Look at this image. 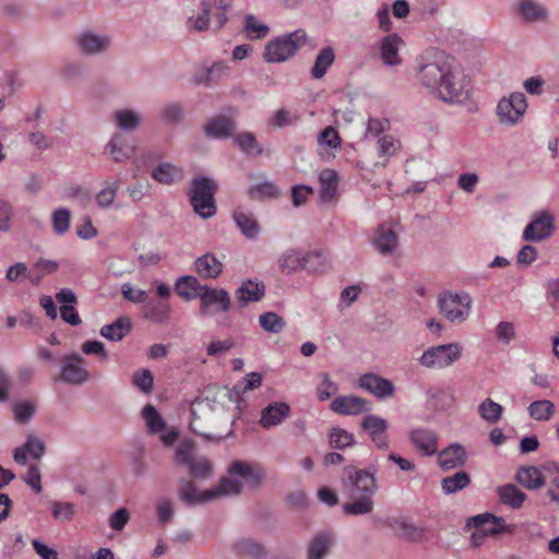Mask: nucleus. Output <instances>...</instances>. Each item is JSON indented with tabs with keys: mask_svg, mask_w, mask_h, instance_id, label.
<instances>
[{
	"mask_svg": "<svg viewBox=\"0 0 559 559\" xmlns=\"http://www.w3.org/2000/svg\"><path fill=\"white\" fill-rule=\"evenodd\" d=\"M290 415V406L285 402H273L261 411L259 424L264 429L281 425Z\"/></svg>",
	"mask_w": 559,
	"mask_h": 559,
	"instance_id": "obj_23",
	"label": "nucleus"
},
{
	"mask_svg": "<svg viewBox=\"0 0 559 559\" xmlns=\"http://www.w3.org/2000/svg\"><path fill=\"white\" fill-rule=\"evenodd\" d=\"M234 221L247 238L253 239L259 235L260 226L252 212L246 209H237L234 213Z\"/></svg>",
	"mask_w": 559,
	"mask_h": 559,
	"instance_id": "obj_35",
	"label": "nucleus"
},
{
	"mask_svg": "<svg viewBox=\"0 0 559 559\" xmlns=\"http://www.w3.org/2000/svg\"><path fill=\"white\" fill-rule=\"evenodd\" d=\"M473 299L466 292H444L439 295L440 314L452 324H461L468 320Z\"/></svg>",
	"mask_w": 559,
	"mask_h": 559,
	"instance_id": "obj_7",
	"label": "nucleus"
},
{
	"mask_svg": "<svg viewBox=\"0 0 559 559\" xmlns=\"http://www.w3.org/2000/svg\"><path fill=\"white\" fill-rule=\"evenodd\" d=\"M338 391V385L329 377L328 373L322 374V380L317 389V396L320 401H326Z\"/></svg>",
	"mask_w": 559,
	"mask_h": 559,
	"instance_id": "obj_64",
	"label": "nucleus"
},
{
	"mask_svg": "<svg viewBox=\"0 0 559 559\" xmlns=\"http://www.w3.org/2000/svg\"><path fill=\"white\" fill-rule=\"evenodd\" d=\"M556 411L555 404L549 400H538L532 402L527 407L530 417L536 421H548Z\"/></svg>",
	"mask_w": 559,
	"mask_h": 559,
	"instance_id": "obj_48",
	"label": "nucleus"
},
{
	"mask_svg": "<svg viewBox=\"0 0 559 559\" xmlns=\"http://www.w3.org/2000/svg\"><path fill=\"white\" fill-rule=\"evenodd\" d=\"M131 323L128 318H119L110 324L100 329V335L109 341H121L130 331Z\"/></svg>",
	"mask_w": 559,
	"mask_h": 559,
	"instance_id": "obj_47",
	"label": "nucleus"
},
{
	"mask_svg": "<svg viewBox=\"0 0 559 559\" xmlns=\"http://www.w3.org/2000/svg\"><path fill=\"white\" fill-rule=\"evenodd\" d=\"M400 147V142L393 135L384 134L380 136L377 140L376 148L378 156L383 157L384 160L382 163H376L374 166L380 165L384 167L386 165V162L397 153Z\"/></svg>",
	"mask_w": 559,
	"mask_h": 559,
	"instance_id": "obj_45",
	"label": "nucleus"
},
{
	"mask_svg": "<svg viewBox=\"0 0 559 559\" xmlns=\"http://www.w3.org/2000/svg\"><path fill=\"white\" fill-rule=\"evenodd\" d=\"M234 142L247 155L258 156L263 153L253 132L243 131L234 136Z\"/></svg>",
	"mask_w": 559,
	"mask_h": 559,
	"instance_id": "obj_52",
	"label": "nucleus"
},
{
	"mask_svg": "<svg viewBox=\"0 0 559 559\" xmlns=\"http://www.w3.org/2000/svg\"><path fill=\"white\" fill-rule=\"evenodd\" d=\"M471 483L469 475L464 471H459L441 480V487L445 495L455 493L466 488Z\"/></svg>",
	"mask_w": 559,
	"mask_h": 559,
	"instance_id": "obj_50",
	"label": "nucleus"
},
{
	"mask_svg": "<svg viewBox=\"0 0 559 559\" xmlns=\"http://www.w3.org/2000/svg\"><path fill=\"white\" fill-rule=\"evenodd\" d=\"M330 407L336 414L354 416L368 411V402L355 395H343L334 399Z\"/></svg>",
	"mask_w": 559,
	"mask_h": 559,
	"instance_id": "obj_24",
	"label": "nucleus"
},
{
	"mask_svg": "<svg viewBox=\"0 0 559 559\" xmlns=\"http://www.w3.org/2000/svg\"><path fill=\"white\" fill-rule=\"evenodd\" d=\"M262 374L260 372H250L242 380L238 381L228 393V396L231 401L238 404V408H240V402L242 401V395L247 392L257 390L262 384Z\"/></svg>",
	"mask_w": 559,
	"mask_h": 559,
	"instance_id": "obj_32",
	"label": "nucleus"
},
{
	"mask_svg": "<svg viewBox=\"0 0 559 559\" xmlns=\"http://www.w3.org/2000/svg\"><path fill=\"white\" fill-rule=\"evenodd\" d=\"M556 230V217L547 210L534 212L530 223L523 230V239L528 242H542L552 236Z\"/></svg>",
	"mask_w": 559,
	"mask_h": 559,
	"instance_id": "obj_11",
	"label": "nucleus"
},
{
	"mask_svg": "<svg viewBox=\"0 0 559 559\" xmlns=\"http://www.w3.org/2000/svg\"><path fill=\"white\" fill-rule=\"evenodd\" d=\"M462 356L463 345L451 342L428 347L418 358V362L426 369L444 370L457 362Z\"/></svg>",
	"mask_w": 559,
	"mask_h": 559,
	"instance_id": "obj_8",
	"label": "nucleus"
},
{
	"mask_svg": "<svg viewBox=\"0 0 559 559\" xmlns=\"http://www.w3.org/2000/svg\"><path fill=\"white\" fill-rule=\"evenodd\" d=\"M361 428L368 433L377 449L386 450L389 448L390 442L386 435L389 424L383 417L368 415L362 418Z\"/></svg>",
	"mask_w": 559,
	"mask_h": 559,
	"instance_id": "obj_16",
	"label": "nucleus"
},
{
	"mask_svg": "<svg viewBox=\"0 0 559 559\" xmlns=\"http://www.w3.org/2000/svg\"><path fill=\"white\" fill-rule=\"evenodd\" d=\"M111 36L92 28H84L73 37L75 50L85 58L106 55L111 47Z\"/></svg>",
	"mask_w": 559,
	"mask_h": 559,
	"instance_id": "obj_10",
	"label": "nucleus"
},
{
	"mask_svg": "<svg viewBox=\"0 0 559 559\" xmlns=\"http://www.w3.org/2000/svg\"><path fill=\"white\" fill-rule=\"evenodd\" d=\"M260 326L270 333H280L285 328V321L275 312H264L259 317Z\"/></svg>",
	"mask_w": 559,
	"mask_h": 559,
	"instance_id": "obj_57",
	"label": "nucleus"
},
{
	"mask_svg": "<svg viewBox=\"0 0 559 559\" xmlns=\"http://www.w3.org/2000/svg\"><path fill=\"white\" fill-rule=\"evenodd\" d=\"M200 299V314L203 317L224 313L230 310L231 299L229 293L224 288H215L205 285Z\"/></svg>",
	"mask_w": 559,
	"mask_h": 559,
	"instance_id": "obj_12",
	"label": "nucleus"
},
{
	"mask_svg": "<svg viewBox=\"0 0 559 559\" xmlns=\"http://www.w3.org/2000/svg\"><path fill=\"white\" fill-rule=\"evenodd\" d=\"M318 144L321 147H329L332 150L341 148V138L333 127L324 128L318 135Z\"/></svg>",
	"mask_w": 559,
	"mask_h": 559,
	"instance_id": "obj_59",
	"label": "nucleus"
},
{
	"mask_svg": "<svg viewBox=\"0 0 559 559\" xmlns=\"http://www.w3.org/2000/svg\"><path fill=\"white\" fill-rule=\"evenodd\" d=\"M415 62L416 82L432 97L450 105H463L471 99L472 81L453 58L442 51L428 49Z\"/></svg>",
	"mask_w": 559,
	"mask_h": 559,
	"instance_id": "obj_1",
	"label": "nucleus"
},
{
	"mask_svg": "<svg viewBox=\"0 0 559 559\" xmlns=\"http://www.w3.org/2000/svg\"><path fill=\"white\" fill-rule=\"evenodd\" d=\"M120 189L118 179H107L103 182L102 189L95 195V203L102 210H108L115 205Z\"/></svg>",
	"mask_w": 559,
	"mask_h": 559,
	"instance_id": "obj_39",
	"label": "nucleus"
},
{
	"mask_svg": "<svg viewBox=\"0 0 559 559\" xmlns=\"http://www.w3.org/2000/svg\"><path fill=\"white\" fill-rule=\"evenodd\" d=\"M333 545V538L329 534H319L312 538L308 546L307 559H323Z\"/></svg>",
	"mask_w": 559,
	"mask_h": 559,
	"instance_id": "obj_46",
	"label": "nucleus"
},
{
	"mask_svg": "<svg viewBox=\"0 0 559 559\" xmlns=\"http://www.w3.org/2000/svg\"><path fill=\"white\" fill-rule=\"evenodd\" d=\"M360 293L361 287L359 285H350L345 287L340 294L337 308L341 311L348 309L358 299Z\"/></svg>",
	"mask_w": 559,
	"mask_h": 559,
	"instance_id": "obj_61",
	"label": "nucleus"
},
{
	"mask_svg": "<svg viewBox=\"0 0 559 559\" xmlns=\"http://www.w3.org/2000/svg\"><path fill=\"white\" fill-rule=\"evenodd\" d=\"M133 384L143 393H151L154 384L153 373L148 369L136 371L133 374Z\"/></svg>",
	"mask_w": 559,
	"mask_h": 559,
	"instance_id": "obj_63",
	"label": "nucleus"
},
{
	"mask_svg": "<svg viewBox=\"0 0 559 559\" xmlns=\"http://www.w3.org/2000/svg\"><path fill=\"white\" fill-rule=\"evenodd\" d=\"M45 453V443L36 436L28 435L23 445L13 451V459L17 464L24 465L27 457L39 460Z\"/></svg>",
	"mask_w": 559,
	"mask_h": 559,
	"instance_id": "obj_26",
	"label": "nucleus"
},
{
	"mask_svg": "<svg viewBox=\"0 0 559 559\" xmlns=\"http://www.w3.org/2000/svg\"><path fill=\"white\" fill-rule=\"evenodd\" d=\"M242 32L248 39L260 40L270 33V26L254 14H247L242 22Z\"/></svg>",
	"mask_w": 559,
	"mask_h": 559,
	"instance_id": "obj_36",
	"label": "nucleus"
},
{
	"mask_svg": "<svg viewBox=\"0 0 559 559\" xmlns=\"http://www.w3.org/2000/svg\"><path fill=\"white\" fill-rule=\"evenodd\" d=\"M335 61V52L334 49L330 46L322 48L316 57L314 63L310 70L311 76L314 80L322 79L329 68Z\"/></svg>",
	"mask_w": 559,
	"mask_h": 559,
	"instance_id": "obj_41",
	"label": "nucleus"
},
{
	"mask_svg": "<svg viewBox=\"0 0 559 559\" xmlns=\"http://www.w3.org/2000/svg\"><path fill=\"white\" fill-rule=\"evenodd\" d=\"M178 497L189 506L205 504L214 501L211 488L201 490L193 481L186 478L179 480Z\"/></svg>",
	"mask_w": 559,
	"mask_h": 559,
	"instance_id": "obj_19",
	"label": "nucleus"
},
{
	"mask_svg": "<svg viewBox=\"0 0 559 559\" xmlns=\"http://www.w3.org/2000/svg\"><path fill=\"white\" fill-rule=\"evenodd\" d=\"M332 448L343 450L354 444V435L343 428H333L329 433Z\"/></svg>",
	"mask_w": 559,
	"mask_h": 559,
	"instance_id": "obj_56",
	"label": "nucleus"
},
{
	"mask_svg": "<svg viewBox=\"0 0 559 559\" xmlns=\"http://www.w3.org/2000/svg\"><path fill=\"white\" fill-rule=\"evenodd\" d=\"M236 129V122L227 117L214 118L210 120L205 126L206 134L215 139H225L231 136Z\"/></svg>",
	"mask_w": 559,
	"mask_h": 559,
	"instance_id": "obj_37",
	"label": "nucleus"
},
{
	"mask_svg": "<svg viewBox=\"0 0 559 559\" xmlns=\"http://www.w3.org/2000/svg\"><path fill=\"white\" fill-rule=\"evenodd\" d=\"M307 33L299 28L269 40L264 47L263 59L267 63H282L290 59L306 44Z\"/></svg>",
	"mask_w": 559,
	"mask_h": 559,
	"instance_id": "obj_4",
	"label": "nucleus"
},
{
	"mask_svg": "<svg viewBox=\"0 0 559 559\" xmlns=\"http://www.w3.org/2000/svg\"><path fill=\"white\" fill-rule=\"evenodd\" d=\"M404 46V40L396 33H390L380 38L377 43V49L383 64L389 68L401 66L403 59L400 56V51Z\"/></svg>",
	"mask_w": 559,
	"mask_h": 559,
	"instance_id": "obj_15",
	"label": "nucleus"
},
{
	"mask_svg": "<svg viewBox=\"0 0 559 559\" xmlns=\"http://www.w3.org/2000/svg\"><path fill=\"white\" fill-rule=\"evenodd\" d=\"M358 386L378 399L390 397L394 393L393 383L376 373H365L358 379Z\"/></svg>",
	"mask_w": 559,
	"mask_h": 559,
	"instance_id": "obj_20",
	"label": "nucleus"
},
{
	"mask_svg": "<svg viewBox=\"0 0 559 559\" xmlns=\"http://www.w3.org/2000/svg\"><path fill=\"white\" fill-rule=\"evenodd\" d=\"M233 551L238 556L262 559L266 556L265 547L250 537H240L233 544Z\"/></svg>",
	"mask_w": 559,
	"mask_h": 559,
	"instance_id": "obj_34",
	"label": "nucleus"
},
{
	"mask_svg": "<svg viewBox=\"0 0 559 559\" xmlns=\"http://www.w3.org/2000/svg\"><path fill=\"white\" fill-rule=\"evenodd\" d=\"M261 478V473L253 469L249 463L235 461L228 467V475L222 477L218 483L211 488L213 500L237 496L242 491L245 481L258 485Z\"/></svg>",
	"mask_w": 559,
	"mask_h": 559,
	"instance_id": "obj_3",
	"label": "nucleus"
},
{
	"mask_svg": "<svg viewBox=\"0 0 559 559\" xmlns=\"http://www.w3.org/2000/svg\"><path fill=\"white\" fill-rule=\"evenodd\" d=\"M52 228L57 235H64L70 228L71 214L67 209H59L52 213Z\"/></svg>",
	"mask_w": 559,
	"mask_h": 559,
	"instance_id": "obj_60",
	"label": "nucleus"
},
{
	"mask_svg": "<svg viewBox=\"0 0 559 559\" xmlns=\"http://www.w3.org/2000/svg\"><path fill=\"white\" fill-rule=\"evenodd\" d=\"M497 492L499 501L512 509L521 508L525 500V493L513 484L499 487Z\"/></svg>",
	"mask_w": 559,
	"mask_h": 559,
	"instance_id": "obj_44",
	"label": "nucleus"
},
{
	"mask_svg": "<svg viewBox=\"0 0 559 559\" xmlns=\"http://www.w3.org/2000/svg\"><path fill=\"white\" fill-rule=\"evenodd\" d=\"M391 527L400 537L411 542H419L425 536V530L423 527H419L405 519L394 520L391 523Z\"/></svg>",
	"mask_w": 559,
	"mask_h": 559,
	"instance_id": "obj_42",
	"label": "nucleus"
},
{
	"mask_svg": "<svg viewBox=\"0 0 559 559\" xmlns=\"http://www.w3.org/2000/svg\"><path fill=\"white\" fill-rule=\"evenodd\" d=\"M528 109L524 93L515 91L501 96L495 108L497 122L503 128H514L522 124Z\"/></svg>",
	"mask_w": 559,
	"mask_h": 559,
	"instance_id": "obj_5",
	"label": "nucleus"
},
{
	"mask_svg": "<svg viewBox=\"0 0 559 559\" xmlns=\"http://www.w3.org/2000/svg\"><path fill=\"white\" fill-rule=\"evenodd\" d=\"M467 453L460 443H452L438 453V465L443 471H451L465 465Z\"/></svg>",
	"mask_w": 559,
	"mask_h": 559,
	"instance_id": "obj_22",
	"label": "nucleus"
},
{
	"mask_svg": "<svg viewBox=\"0 0 559 559\" xmlns=\"http://www.w3.org/2000/svg\"><path fill=\"white\" fill-rule=\"evenodd\" d=\"M377 469H347L342 481L344 492L352 500L343 504L348 515H365L373 510L372 496L378 491Z\"/></svg>",
	"mask_w": 559,
	"mask_h": 559,
	"instance_id": "obj_2",
	"label": "nucleus"
},
{
	"mask_svg": "<svg viewBox=\"0 0 559 559\" xmlns=\"http://www.w3.org/2000/svg\"><path fill=\"white\" fill-rule=\"evenodd\" d=\"M471 521L476 528L488 536H495L501 533L512 534L514 531L513 526L508 525L504 519L497 518L490 513L476 515Z\"/></svg>",
	"mask_w": 559,
	"mask_h": 559,
	"instance_id": "obj_21",
	"label": "nucleus"
},
{
	"mask_svg": "<svg viewBox=\"0 0 559 559\" xmlns=\"http://www.w3.org/2000/svg\"><path fill=\"white\" fill-rule=\"evenodd\" d=\"M248 194L254 200L271 199L276 198L280 194V190L272 181L264 179L252 183L248 188Z\"/></svg>",
	"mask_w": 559,
	"mask_h": 559,
	"instance_id": "obj_54",
	"label": "nucleus"
},
{
	"mask_svg": "<svg viewBox=\"0 0 559 559\" xmlns=\"http://www.w3.org/2000/svg\"><path fill=\"white\" fill-rule=\"evenodd\" d=\"M230 5L231 0H201L187 24L194 31L203 32L209 29L212 21L216 28H222L227 22Z\"/></svg>",
	"mask_w": 559,
	"mask_h": 559,
	"instance_id": "obj_6",
	"label": "nucleus"
},
{
	"mask_svg": "<svg viewBox=\"0 0 559 559\" xmlns=\"http://www.w3.org/2000/svg\"><path fill=\"white\" fill-rule=\"evenodd\" d=\"M230 74L229 66L224 61L214 62L211 67L204 69L203 72L199 73L197 81L204 85H211L216 83Z\"/></svg>",
	"mask_w": 559,
	"mask_h": 559,
	"instance_id": "obj_40",
	"label": "nucleus"
},
{
	"mask_svg": "<svg viewBox=\"0 0 559 559\" xmlns=\"http://www.w3.org/2000/svg\"><path fill=\"white\" fill-rule=\"evenodd\" d=\"M297 120L298 117L290 110L281 108L275 111L272 119L270 120V124L274 128L282 129L295 124Z\"/></svg>",
	"mask_w": 559,
	"mask_h": 559,
	"instance_id": "obj_62",
	"label": "nucleus"
},
{
	"mask_svg": "<svg viewBox=\"0 0 559 559\" xmlns=\"http://www.w3.org/2000/svg\"><path fill=\"white\" fill-rule=\"evenodd\" d=\"M408 439L421 455L431 456L438 452L439 437L431 429L415 428L409 431Z\"/></svg>",
	"mask_w": 559,
	"mask_h": 559,
	"instance_id": "obj_18",
	"label": "nucleus"
},
{
	"mask_svg": "<svg viewBox=\"0 0 559 559\" xmlns=\"http://www.w3.org/2000/svg\"><path fill=\"white\" fill-rule=\"evenodd\" d=\"M135 148L129 145L128 139L120 132L111 134L104 146V155L115 163H124L132 158Z\"/></svg>",
	"mask_w": 559,
	"mask_h": 559,
	"instance_id": "obj_17",
	"label": "nucleus"
},
{
	"mask_svg": "<svg viewBox=\"0 0 559 559\" xmlns=\"http://www.w3.org/2000/svg\"><path fill=\"white\" fill-rule=\"evenodd\" d=\"M479 417L487 424L493 425L501 420L503 407L490 397H486L477 406Z\"/></svg>",
	"mask_w": 559,
	"mask_h": 559,
	"instance_id": "obj_43",
	"label": "nucleus"
},
{
	"mask_svg": "<svg viewBox=\"0 0 559 559\" xmlns=\"http://www.w3.org/2000/svg\"><path fill=\"white\" fill-rule=\"evenodd\" d=\"M142 417L151 433H162L164 431L166 421L154 405H145L142 409Z\"/></svg>",
	"mask_w": 559,
	"mask_h": 559,
	"instance_id": "obj_53",
	"label": "nucleus"
},
{
	"mask_svg": "<svg viewBox=\"0 0 559 559\" xmlns=\"http://www.w3.org/2000/svg\"><path fill=\"white\" fill-rule=\"evenodd\" d=\"M516 479L528 489H538L545 484L542 473L534 466L520 468L516 473Z\"/></svg>",
	"mask_w": 559,
	"mask_h": 559,
	"instance_id": "obj_49",
	"label": "nucleus"
},
{
	"mask_svg": "<svg viewBox=\"0 0 559 559\" xmlns=\"http://www.w3.org/2000/svg\"><path fill=\"white\" fill-rule=\"evenodd\" d=\"M320 195L323 201L334 198L337 189V174L332 169H324L319 176Z\"/></svg>",
	"mask_w": 559,
	"mask_h": 559,
	"instance_id": "obj_51",
	"label": "nucleus"
},
{
	"mask_svg": "<svg viewBox=\"0 0 559 559\" xmlns=\"http://www.w3.org/2000/svg\"><path fill=\"white\" fill-rule=\"evenodd\" d=\"M151 177L162 185L171 186L183 179V170L174 163L164 162L152 169Z\"/></svg>",
	"mask_w": 559,
	"mask_h": 559,
	"instance_id": "obj_27",
	"label": "nucleus"
},
{
	"mask_svg": "<svg viewBox=\"0 0 559 559\" xmlns=\"http://www.w3.org/2000/svg\"><path fill=\"white\" fill-rule=\"evenodd\" d=\"M373 247L381 255H391L399 248V235L389 226H380L373 236Z\"/></svg>",
	"mask_w": 559,
	"mask_h": 559,
	"instance_id": "obj_25",
	"label": "nucleus"
},
{
	"mask_svg": "<svg viewBox=\"0 0 559 559\" xmlns=\"http://www.w3.org/2000/svg\"><path fill=\"white\" fill-rule=\"evenodd\" d=\"M514 14L524 23H546L550 19V11L539 0H515L512 7Z\"/></svg>",
	"mask_w": 559,
	"mask_h": 559,
	"instance_id": "obj_13",
	"label": "nucleus"
},
{
	"mask_svg": "<svg viewBox=\"0 0 559 559\" xmlns=\"http://www.w3.org/2000/svg\"><path fill=\"white\" fill-rule=\"evenodd\" d=\"M331 266L328 254L322 250L302 251V270L311 274L326 272Z\"/></svg>",
	"mask_w": 559,
	"mask_h": 559,
	"instance_id": "obj_31",
	"label": "nucleus"
},
{
	"mask_svg": "<svg viewBox=\"0 0 559 559\" xmlns=\"http://www.w3.org/2000/svg\"><path fill=\"white\" fill-rule=\"evenodd\" d=\"M49 508L57 521H71L75 515V506L72 502L52 501Z\"/></svg>",
	"mask_w": 559,
	"mask_h": 559,
	"instance_id": "obj_58",
	"label": "nucleus"
},
{
	"mask_svg": "<svg viewBox=\"0 0 559 559\" xmlns=\"http://www.w3.org/2000/svg\"><path fill=\"white\" fill-rule=\"evenodd\" d=\"M216 183L207 177L194 178L190 188V202L194 212L203 217L210 218L216 213L214 193Z\"/></svg>",
	"mask_w": 559,
	"mask_h": 559,
	"instance_id": "obj_9",
	"label": "nucleus"
},
{
	"mask_svg": "<svg viewBox=\"0 0 559 559\" xmlns=\"http://www.w3.org/2000/svg\"><path fill=\"white\" fill-rule=\"evenodd\" d=\"M302 249L289 248L277 259V266L283 274L290 275L302 270Z\"/></svg>",
	"mask_w": 559,
	"mask_h": 559,
	"instance_id": "obj_33",
	"label": "nucleus"
},
{
	"mask_svg": "<svg viewBox=\"0 0 559 559\" xmlns=\"http://www.w3.org/2000/svg\"><path fill=\"white\" fill-rule=\"evenodd\" d=\"M195 272L202 278H217L223 272V262L213 253H205L194 262Z\"/></svg>",
	"mask_w": 559,
	"mask_h": 559,
	"instance_id": "obj_29",
	"label": "nucleus"
},
{
	"mask_svg": "<svg viewBox=\"0 0 559 559\" xmlns=\"http://www.w3.org/2000/svg\"><path fill=\"white\" fill-rule=\"evenodd\" d=\"M112 121L117 129L133 132L142 124L143 117L138 110L121 108L112 112Z\"/></svg>",
	"mask_w": 559,
	"mask_h": 559,
	"instance_id": "obj_28",
	"label": "nucleus"
},
{
	"mask_svg": "<svg viewBox=\"0 0 559 559\" xmlns=\"http://www.w3.org/2000/svg\"><path fill=\"white\" fill-rule=\"evenodd\" d=\"M205 285H202L199 280L191 275L179 277L175 283V290L185 300H192L199 298Z\"/></svg>",
	"mask_w": 559,
	"mask_h": 559,
	"instance_id": "obj_38",
	"label": "nucleus"
},
{
	"mask_svg": "<svg viewBox=\"0 0 559 559\" xmlns=\"http://www.w3.org/2000/svg\"><path fill=\"white\" fill-rule=\"evenodd\" d=\"M190 474L198 479H210L213 476L214 467L212 462L204 457L198 456L188 466Z\"/></svg>",
	"mask_w": 559,
	"mask_h": 559,
	"instance_id": "obj_55",
	"label": "nucleus"
},
{
	"mask_svg": "<svg viewBox=\"0 0 559 559\" xmlns=\"http://www.w3.org/2000/svg\"><path fill=\"white\" fill-rule=\"evenodd\" d=\"M61 366V379L69 384H83L88 381L90 372L85 359L79 354L66 355Z\"/></svg>",
	"mask_w": 559,
	"mask_h": 559,
	"instance_id": "obj_14",
	"label": "nucleus"
},
{
	"mask_svg": "<svg viewBox=\"0 0 559 559\" xmlns=\"http://www.w3.org/2000/svg\"><path fill=\"white\" fill-rule=\"evenodd\" d=\"M264 292L265 286L262 282L246 280L236 290V298L241 306H246L249 302L261 300Z\"/></svg>",
	"mask_w": 559,
	"mask_h": 559,
	"instance_id": "obj_30",
	"label": "nucleus"
}]
</instances>
